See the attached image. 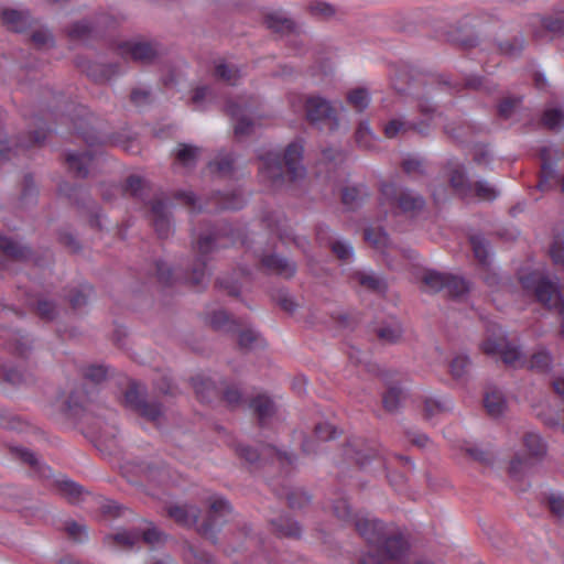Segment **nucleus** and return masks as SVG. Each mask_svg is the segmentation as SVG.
Wrapping results in <instances>:
<instances>
[{
  "mask_svg": "<svg viewBox=\"0 0 564 564\" xmlns=\"http://www.w3.org/2000/svg\"><path fill=\"white\" fill-rule=\"evenodd\" d=\"M123 70V66L120 63H93L87 68V75L95 82L105 83L121 74Z\"/></svg>",
  "mask_w": 564,
  "mask_h": 564,
  "instance_id": "412c9836",
  "label": "nucleus"
},
{
  "mask_svg": "<svg viewBox=\"0 0 564 564\" xmlns=\"http://www.w3.org/2000/svg\"><path fill=\"white\" fill-rule=\"evenodd\" d=\"M104 160L94 155L90 151H69L65 155V163L69 172L80 176L105 173L101 169Z\"/></svg>",
  "mask_w": 564,
  "mask_h": 564,
  "instance_id": "1a4fd4ad",
  "label": "nucleus"
},
{
  "mask_svg": "<svg viewBox=\"0 0 564 564\" xmlns=\"http://www.w3.org/2000/svg\"><path fill=\"white\" fill-rule=\"evenodd\" d=\"M530 187L542 193L558 189L564 195V178H539L536 184Z\"/></svg>",
  "mask_w": 564,
  "mask_h": 564,
  "instance_id": "5fc2aeb1",
  "label": "nucleus"
},
{
  "mask_svg": "<svg viewBox=\"0 0 564 564\" xmlns=\"http://www.w3.org/2000/svg\"><path fill=\"white\" fill-rule=\"evenodd\" d=\"M63 531L68 539L76 543L83 542L87 538V527L72 519L64 522Z\"/></svg>",
  "mask_w": 564,
  "mask_h": 564,
  "instance_id": "4c0bfd02",
  "label": "nucleus"
},
{
  "mask_svg": "<svg viewBox=\"0 0 564 564\" xmlns=\"http://www.w3.org/2000/svg\"><path fill=\"white\" fill-rule=\"evenodd\" d=\"M147 191V183L144 178H127L126 184L122 186L121 192L123 195L143 198Z\"/></svg>",
  "mask_w": 564,
  "mask_h": 564,
  "instance_id": "a18cd8bd",
  "label": "nucleus"
},
{
  "mask_svg": "<svg viewBox=\"0 0 564 564\" xmlns=\"http://www.w3.org/2000/svg\"><path fill=\"white\" fill-rule=\"evenodd\" d=\"M227 112L235 120L234 131L236 137H246L252 133L254 122L250 118L252 106L247 105L245 100L229 101Z\"/></svg>",
  "mask_w": 564,
  "mask_h": 564,
  "instance_id": "f8f14e48",
  "label": "nucleus"
},
{
  "mask_svg": "<svg viewBox=\"0 0 564 564\" xmlns=\"http://www.w3.org/2000/svg\"><path fill=\"white\" fill-rule=\"evenodd\" d=\"M470 245L474 251L475 258L484 265L488 264V250H487V241L485 238L479 236H471Z\"/></svg>",
  "mask_w": 564,
  "mask_h": 564,
  "instance_id": "3c124183",
  "label": "nucleus"
},
{
  "mask_svg": "<svg viewBox=\"0 0 564 564\" xmlns=\"http://www.w3.org/2000/svg\"><path fill=\"white\" fill-rule=\"evenodd\" d=\"M403 329L400 325H383L376 329L377 337L386 344H394L402 337Z\"/></svg>",
  "mask_w": 564,
  "mask_h": 564,
  "instance_id": "c9c22d12",
  "label": "nucleus"
},
{
  "mask_svg": "<svg viewBox=\"0 0 564 564\" xmlns=\"http://www.w3.org/2000/svg\"><path fill=\"white\" fill-rule=\"evenodd\" d=\"M351 279L369 291L378 292L382 289V282L380 279L372 274L357 271L351 274Z\"/></svg>",
  "mask_w": 564,
  "mask_h": 564,
  "instance_id": "8fccbe9b",
  "label": "nucleus"
},
{
  "mask_svg": "<svg viewBox=\"0 0 564 564\" xmlns=\"http://www.w3.org/2000/svg\"><path fill=\"white\" fill-rule=\"evenodd\" d=\"M347 101L357 111H364L370 102L369 93L365 88H356L347 94Z\"/></svg>",
  "mask_w": 564,
  "mask_h": 564,
  "instance_id": "58836bf2",
  "label": "nucleus"
},
{
  "mask_svg": "<svg viewBox=\"0 0 564 564\" xmlns=\"http://www.w3.org/2000/svg\"><path fill=\"white\" fill-rule=\"evenodd\" d=\"M237 165V159L231 152L220 151L218 154L208 163V172L212 174H232L235 173Z\"/></svg>",
  "mask_w": 564,
  "mask_h": 564,
  "instance_id": "4be33fe9",
  "label": "nucleus"
},
{
  "mask_svg": "<svg viewBox=\"0 0 564 564\" xmlns=\"http://www.w3.org/2000/svg\"><path fill=\"white\" fill-rule=\"evenodd\" d=\"M0 18L3 25L13 32L26 31L33 22L31 11L0 8Z\"/></svg>",
  "mask_w": 564,
  "mask_h": 564,
  "instance_id": "dca6fc26",
  "label": "nucleus"
},
{
  "mask_svg": "<svg viewBox=\"0 0 564 564\" xmlns=\"http://www.w3.org/2000/svg\"><path fill=\"white\" fill-rule=\"evenodd\" d=\"M484 405L487 413L492 417L502 415L507 409L506 399L502 392L498 389H492L486 392Z\"/></svg>",
  "mask_w": 564,
  "mask_h": 564,
  "instance_id": "5701e85b",
  "label": "nucleus"
},
{
  "mask_svg": "<svg viewBox=\"0 0 564 564\" xmlns=\"http://www.w3.org/2000/svg\"><path fill=\"white\" fill-rule=\"evenodd\" d=\"M166 512L171 519L183 527L197 524L200 514V510L196 506L192 505L170 506L166 509Z\"/></svg>",
  "mask_w": 564,
  "mask_h": 564,
  "instance_id": "a211bd4d",
  "label": "nucleus"
},
{
  "mask_svg": "<svg viewBox=\"0 0 564 564\" xmlns=\"http://www.w3.org/2000/svg\"><path fill=\"white\" fill-rule=\"evenodd\" d=\"M454 191L463 197H468L474 191L480 199L490 200L496 197V191L485 182H476L474 187L468 183V178H449Z\"/></svg>",
  "mask_w": 564,
  "mask_h": 564,
  "instance_id": "2eb2a0df",
  "label": "nucleus"
},
{
  "mask_svg": "<svg viewBox=\"0 0 564 564\" xmlns=\"http://www.w3.org/2000/svg\"><path fill=\"white\" fill-rule=\"evenodd\" d=\"M267 26L274 32L292 33L296 30V24L291 19L280 12H273L265 15Z\"/></svg>",
  "mask_w": 564,
  "mask_h": 564,
  "instance_id": "bb28decb",
  "label": "nucleus"
},
{
  "mask_svg": "<svg viewBox=\"0 0 564 564\" xmlns=\"http://www.w3.org/2000/svg\"><path fill=\"white\" fill-rule=\"evenodd\" d=\"M470 365V360L467 356L455 357L451 365V373L454 379H462L467 373V368Z\"/></svg>",
  "mask_w": 564,
  "mask_h": 564,
  "instance_id": "052dcab7",
  "label": "nucleus"
},
{
  "mask_svg": "<svg viewBox=\"0 0 564 564\" xmlns=\"http://www.w3.org/2000/svg\"><path fill=\"white\" fill-rule=\"evenodd\" d=\"M249 406L260 426H264L276 411L273 400L267 394H258L251 399Z\"/></svg>",
  "mask_w": 564,
  "mask_h": 564,
  "instance_id": "6ab92c4d",
  "label": "nucleus"
},
{
  "mask_svg": "<svg viewBox=\"0 0 564 564\" xmlns=\"http://www.w3.org/2000/svg\"><path fill=\"white\" fill-rule=\"evenodd\" d=\"M480 349L486 355L499 354L507 366L518 367L523 364L521 351L516 345L508 341L506 337L487 338L480 345Z\"/></svg>",
  "mask_w": 564,
  "mask_h": 564,
  "instance_id": "9d476101",
  "label": "nucleus"
},
{
  "mask_svg": "<svg viewBox=\"0 0 564 564\" xmlns=\"http://www.w3.org/2000/svg\"><path fill=\"white\" fill-rule=\"evenodd\" d=\"M58 315V307L54 301L37 299V318L45 322L55 319Z\"/></svg>",
  "mask_w": 564,
  "mask_h": 564,
  "instance_id": "c03bdc74",
  "label": "nucleus"
},
{
  "mask_svg": "<svg viewBox=\"0 0 564 564\" xmlns=\"http://www.w3.org/2000/svg\"><path fill=\"white\" fill-rule=\"evenodd\" d=\"M402 172L405 174H425L427 173L426 163L423 159L416 156H406L401 162Z\"/></svg>",
  "mask_w": 564,
  "mask_h": 564,
  "instance_id": "de8ad7c7",
  "label": "nucleus"
},
{
  "mask_svg": "<svg viewBox=\"0 0 564 564\" xmlns=\"http://www.w3.org/2000/svg\"><path fill=\"white\" fill-rule=\"evenodd\" d=\"M90 33H91V28H90L89 23L86 21H80V22L74 23L68 29V36L72 40H85L90 35Z\"/></svg>",
  "mask_w": 564,
  "mask_h": 564,
  "instance_id": "69168bd1",
  "label": "nucleus"
},
{
  "mask_svg": "<svg viewBox=\"0 0 564 564\" xmlns=\"http://www.w3.org/2000/svg\"><path fill=\"white\" fill-rule=\"evenodd\" d=\"M270 524L272 531L279 536L297 539L301 535V525L291 518L280 517L279 519L271 520Z\"/></svg>",
  "mask_w": 564,
  "mask_h": 564,
  "instance_id": "b1692460",
  "label": "nucleus"
},
{
  "mask_svg": "<svg viewBox=\"0 0 564 564\" xmlns=\"http://www.w3.org/2000/svg\"><path fill=\"white\" fill-rule=\"evenodd\" d=\"M522 104V97L520 96H508L501 99L498 104L497 111L501 119H510Z\"/></svg>",
  "mask_w": 564,
  "mask_h": 564,
  "instance_id": "2f4dec72",
  "label": "nucleus"
},
{
  "mask_svg": "<svg viewBox=\"0 0 564 564\" xmlns=\"http://www.w3.org/2000/svg\"><path fill=\"white\" fill-rule=\"evenodd\" d=\"M468 283L463 278L447 273L444 290L447 291L449 296H463L465 293L468 292Z\"/></svg>",
  "mask_w": 564,
  "mask_h": 564,
  "instance_id": "e433bc0d",
  "label": "nucleus"
},
{
  "mask_svg": "<svg viewBox=\"0 0 564 564\" xmlns=\"http://www.w3.org/2000/svg\"><path fill=\"white\" fill-rule=\"evenodd\" d=\"M564 122V112L561 109L552 108L545 110L543 123L550 129L560 128Z\"/></svg>",
  "mask_w": 564,
  "mask_h": 564,
  "instance_id": "680f3d73",
  "label": "nucleus"
},
{
  "mask_svg": "<svg viewBox=\"0 0 564 564\" xmlns=\"http://www.w3.org/2000/svg\"><path fill=\"white\" fill-rule=\"evenodd\" d=\"M402 391L397 387H390L382 395V405L389 413H394L401 403Z\"/></svg>",
  "mask_w": 564,
  "mask_h": 564,
  "instance_id": "79ce46f5",
  "label": "nucleus"
},
{
  "mask_svg": "<svg viewBox=\"0 0 564 564\" xmlns=\"http://www.w3.org/2000/svg\"><path fill=\"white\" fill-rule=\"evenodd\" d=\"M362 198V193L357 187H345L341 192V202L344 205L354 208Z\"/></svg>",
  "mask_w": 564,
  "mask_h": 564,
  "instance_id": "338daca9",
  "label": "nucleus"
},
{
  "mask_svg": "<svg viewBox=\"0 0 564 564\" xmlns=\"http://www.w3.org/2000/svg\"><path fill=\"white\" fill-rule=\"evenodd\" d=\"M380 202L383 205L397 206L402 214L410 217L420 215L426 205L423 196L411 189L400 188L392 181L381 183Z\"/></svg>",
  "mask_w": 564,
  "mask_h": 564,
  "instance_id": "7ed1b4c3",
  "label": "nucleus"
},
{
  "mask_svg": "<svg viewBox=\"0 0 564 564\" xmlns=\"http://www.w3.org/2000/svg\"><path fill=\"white\" fill-rule=\"evenodd\" d=\"M208 509L197 532L205 539L217 540V529L224 523L225 518L232 512V507L227 499L220 496H213L208 500Z\"/></svg>",
  "mask_w": 564,
  "mask_h": 564,
  "instance_id": "39448f33",
  "label": "nucleus"
},
{
  "mask_svg": "<svg viewBox=\"0 0 564 564\" xmlns=\"http://www.w3.org/2000/svg\"><path fill=\"white\" fill-rule=\"evenodd\" d=\"M552 365V357L551 355L544 350L541 349L532 355L531 361H530V368L532 370H535L538 372H546L550 370Z\"/></svg>",
  "mask_w": 564,
  "mask_h": 564,
  "instance_id": "09e8293b",
  "label": "nucleus"
},
{
  "mask_svg": "<svg viewBox=\"0 0 564 564\" xmlns=\"http://www.w3.org/2000/svg\"><path fill=\"white\" fill-rule=\"evenodd\" d=\"M447 273H440L436 271H430L423 276V283L430 288L433 292L444 290L446 283Z\"/></svg>",
  "mask_w": 564,
  "mask_h": 564,
  "instance_id": "603ef678",
  "label": "nucleus"
},
{
  "mask_svg": "<svg viewBox=\"0 0 564 564\" xmlns=\"http://www.w3.org/2000/svg\"><path fill=\"white\" fill-rule=\"evenodd\" d=\"M306 119L318 128L327 127L329 130L338 128L339 120L332 104L319 96H310L305 102Z\"/></svg>",
  "mask_w": 564,
  "mask_h": 564,
  "instance_id": "423d86ee",
  "label": "nucleus"
},
{
  "mask_svg": "<svg viewBox=\"0 0 564 564\" xmlns=\"http://www.w3.org/2000/svg\"><path fill=\"white\" fill-rule=\"evenodd\" d=\"M124 401L127 405L137 412L140 405H142V403L145 401V398L144 394L138 389V386L132 383L124 392Z\"/></svg>",
  "mask_w": 564,
  "mask_h": 564,
  "instance_id": "864d4df0",
  "label": "nucleus"
},
{
  "mask_svg": "<svg viewBox=\"0 0 564 564\" xmlns=\"http://www.w3.org/2000/svg\"><path fill=\"white\" fill-rule=\"evenodd\" d=\"M96 118L83 111L80 118L74 122V129L77 133H79L84 141L89 145L100 144L102 142V138L97 132L94 123L96 122Z\"/></svg>",
  "mask_w": 564,
  "mask_h": 564,
  "instance_id": "f3484780",
  "label": "nucleus"
},
{
  "mask_svg": "<svg viewBox=\"0 0 564 564\" xmlns=\"http://www.w3.org/2000/svg\"><path fill=\"white\" fill-rule=\"evenodd\" d=\"M245 199L241 194H221L218 204L220 209H240L243 206Z\"/></svg>",
  "mask_w": 564,
  "mask_h": 564,
  "instance_id": "bf43d9fd",
  "label": "nucleus"
},
{
  "mask_svg": "<svg viewBox=\"0 0 564 564\" xmlns=\"http://www.w3.org/2000/svg\"><path fill=\"white\" fill-rule=\"evenodd\" d=\"M329 248L333 254L340 261H348L354 254L352 247L341 240H334L330 242Z\"/></svg>",
  "mask_w": 564,
  "mask_h": 564,
  "instance_id": "4d7b16f0",
  "label": "nucleus"
},
{
  "mask_svg": "<svg viewBox=\"0 0 564 564\" xmlns=\"http://www.w3.org/2000/svg\"><path fill=\"white\" fill-rule=\"evenodd\" d=\"M356 141L362 148H370L372 142V134L368 122H360L356 131Z\"/></svg>",
  "mask_w": 564,
  "mask_h": 564,
  "instance_id": "774afa93",
  "label": "nucleus"
},
{
  "mask_svg": "<svg viewBox=\"0 0 564 564\" xmlns=\"http://www.w3.org/2000/svg\"><path fill=\"white\" fill-rule=\"evenodd\" d=\"M203 149L200 147L178 143L173 150L174 163L191 169L196 165L202 156Z\"/></svg>",
  "mask_w": 564,
  "mask_h": 564,
  "instance_id": "aec40b11",
  "label": "nucleus"
},
{
  "mask_svg": "<svg viewBox=\"0 0 564 564\" xmlns=\"http://www.w3.org/2000/svg\"><path fill=\"white\" fill-rule=\"evenodd\" d=\"M118 55L143 65L155 62L162 54L158 43L150 41H124L116 46Z\"/></svg>",
  "mask_w": 564,
  "mask_h": 564,
  "instance_id": "0eeeda50",
  "label": "nucleus"
},
{
  "mask_svg": "<svg viewBox=\"0 0 564 564\" xmlns=\"http://www.w3.org/2000/svg\"><path fill=\"white\" fill-rule=\"evenodd\" d=\"M260 262L267 272L280 275L284 279L293 278L297 270L295 262L276 253L263 256Z\"/></svg>",
  "mask_w": 564,
  "mask_h": 564,
  "instance_id": "4468645a",
  "label": "nucleus"
},
{
  "mask_svg": "<svg viewBox=\"0 0 564 564\" xmlns=\"http://www.w3.org/2000/svg\"><path fill=\"white\" fill-rule=\"evenodd\" d=\"M96 394L97 388L89 386L87 382L75 387L65 402L68 413L72 416L85 419L89 423V414Z\"/></svg>",
  "mask_w": 564,
  "mask_h": 564,
  "instance_id": "6e6552de",
  "label": "nucleus"
},
{
  "mask_svg": "<svg viewBox=\"0 0 564 564\" xmlns=\"http://www.w3.org/2000/svg\"><path fill=\"white\" fill-rule=\"evenodd\" d=\"M498 48L503 55L517 57L524 48V40L522 36H514L513 39L500 42Z\"/></svg>",
  "mask_w": 564,
  "mask_h": 564,
  "instance_id": "ea45409f",
  "label": "nucleus"
},
{
  "mask_svg": "<svg viewBox=\"0 0 564 564\" xmlns=\"http://www.w3.org/2000/svg\"><path fill=\"white\" fill-rule=\"evenodd\" d=\"M137 412L150 422L156 423L163 416L162 404L156 401L145 400Z\"/></svg>",
  "mask_w": 564,
  "mask_h": 564,
  "instance_id": "f704fd0d",
  "label": "nucleus"
},
{
  "mask_svg": "<svg viewBox=\"0 0 564 564\" xmlns=\"http://www.w3.org/2000/svg\"><path fill=\"white\" fill-rule=\"evenodd\" d=\"M93 288L89 284H80L69 290L67 299L73 310H79L87 305Z\"/></svg>",
  "mask_w": 564,
  "mask_h": 564,
  "instance_id": "c756f323",
  "label": "nucleus"
},
{
  "mask_svg": "<svg viewBox=\"0 0 564 564\" xmlns=\"http://www.w3.org/2000/svg\"><path fill=\"white\" fill-rule=\"evenodd\" d=\"M107 377V368L104 366H90L85 371V379L90 381L89 386H95L104 381Z\"/></svg>",
  "mask_w": 564,
  "mask_h": 564,
  "instance_id": "0e129e2a",
  "label": "nucleus"
},
{
  "mask_svg": "<svg viewBox=\"0 0 564 564\" xmlns=\"http://www.w3.org/2000/svg\"><path fill=\"white\" fill-rule=\"evenodd\" d=\"M192 386L195 390L196 397L202 402H210L218 394L214 382L209 378L196 376L192 378Z\"/></svg>",
  "mask_w": 564,
  "mask_h": 564,
  "instance_id": "a878e982",
  "label": "nucleus"
},
{
  "mask_svg": "<svg viewBox=\"0 0 564 564\" xmlns=\"http://www.w3.org/2000/svg\"><path fill=\"white\" fill-rule=\"evenodd\" d=\"M308 13L317 19L328 20L335 15L336 9L328 2L313 0L307 4Z\"/></svg>",
  "mask_w": 564,
  "mask_h": 564,
  "instance_id": "72a5a7b5",
  "label": "nucleus"
},
{
  "mask_svg": "<svg viewBox=\"0 0 564 564\" xmlns=\"http://www.w3.org/2000/svg\"><path fill=\"white\" fill-rule=\"evenodd\" d=\"M0 251L17 261L26 259L31 253L30 249L7 236H0Z\"/></svg>",
  "mask_w": 564,
  "mask_h": 564,
  "instance_id": "393cba45",
  "label": "nucleus"
},
{
  "mask_svg": "<svg viewBox=\"0 0 564 564\" xmlns=\"http://www.w3.org/2000/svg\"><path fill=\"white\" fill-rule=\"evenodd\" d=\"M236 453L240 458L245 459L251 465L259 463L261 459H269L273 457L280 462L286 460L290 464L292 463L291 456H289L286 453L278 451L271 445H262L261 452L248 445H238L236 447Z\"/></svg>",
  "mask_w": 564,
  "mask_h": 564,
  "instance_id": "ddd939ff",
  "label": "nucleus"
},
{
  "mask_svg": "<svg viewBox=\"0 0 564 564\" xmlns=\"http://www.w3.org/2000/svg\"><path fill=\"white\" fill-rule=\"evenodd\" d=\"M57 489L59 494L63 497H65L70 503H77L80 500L82 495L84 492L82 486L70 480L58 481Z\"/></svg>",
  "mask_w": 564,
  "mask_h": 564,
  "instance_id": "473e14b6",
  "label": "nucleus"
},
{
  "mask_svg": "<svg viewBox=\"0 0 564 564\" xmlns=\"http://www.w3.org/2000/svg\"><path fill=\"white\" fill-rule=\"evenodd\" d=\"M365 240L376 249H382L388 245V235L380 228H367L364 232Z\"/></svg>",
  "mask_w": 564,
  "mask_h": 564,
  "instance_id": "49530a36",
  "label": "nucleus"
},
{
  "mask_svg": "<svg viewBox=\"0 0 564 564\" xmlns=\"http://www.w3.org/2000/svg\"><path fill=\"white\" fill-rule=\"evenodd\" d=\"M523 445L529 455L533 458L541 459L546 454L545 443L535 433H525L523 436Z\"/></svg>",
  "mask_w": 564,
  "mask_h": 564,
  "instance_id": "c85d7f7f",
  "label": "nucleus"
},
{
  "mask_svg": "<svg viewBox=\"0 0 564 564\" xmlns=\"http://www.w3.org/2000/svg\"><path fill=\"white\" fill-rule=\"evenodd\" d=\"M356 531L369 545L377 549V554L362 555L358 564H388L401 563L409 551V542L404 535L389 529L378 519L368 517L356 518L354 524Z\"/></svg>",
  "mask_w": 564,
  "mask_h": 564,
  "instance_id": "f257e3e1",
  "label": "nucleus"
},
{
  "mask_svg": "<svg viewBox=\"0 0 564 564\" xmlns=\"http://www.w3.org/2000/svg\"><path fill=\"white\" fill-rule=\"evenodd\" d=\"M522 289L535 297L544 307L558 308L564 313V300L561 291L554 282L539 272H531L520 276Z\"/></svg>",
  "mask_w": 564,
  "mask_h": 564,
  "instance_id": "f03ea898",
  "label": "nucleus"
},
{
  "mask_svg": "<svg viewBox=\"0 0 564 564\" xmlns=\"http://www.w3.org/2000/svg\"><path fill=\"white\" fill-rule=\"evenodd\" d=\"M215 75L224 82L234 85L240 77V70L232 64L221 62L216 65Z\"/></svg>",
  "mask_w": 564,
  "mask_h": 564,
  "instance_id": "37998d69",
  "label": "nucleus"
},
{
  "mask_svg": "<svg viewBox=\"0 0 564 564\" xmlns=\"http://www.w3.org/2000/svg\"><path fill=\"white\" fill-rule=\"evenodd\" d=\"M286 500L290 508L302 509L310 505L311 496L304 490L296 489L288 494Z\"/></svg>",
  "mask_w": 564,
  "mask_h": 564,
  "instance_id": "6e6d98bb",
  "label": "nucleus"
},
{
  "mask_svg": "<svg viewBox=\"0 0 564 564\" xmlns=\"http://www.w3.org/2000/svg\"><path fill=\"white\" fill-rule=\"evenodd\" d=\"M416 129V124L413 122H409L403 118H393L384 124L383 133L387 138L393 139L398 135L405 134L406 132Z\"/></svg>",
  "mask_w": 564,
  "mask_h": 564,
  "instance_id": "cd10ccee",
  "label": "nucleus"
},
{
  "mask_svg": "<svg viewBox=\"0 0 564 564\" xmlns=\"http://www.w3.org/2000/svg\"><path fill=\"white\" fill-rule=\"evenodd\" d=\"M333 512L339 520L346 523L355 524L356 518H360V516L352 513L349 503L344 498L337 499L334 502Z\"/></svg>",
  "mask_w": 564,
  "mask_h": 564,
  "instance_id": "a19ab883",
  "label": "nucleus"
},
{
  "mask_svg": "<svg viewBox=\"0 0 564 564\" xmlns=\"http://www.w3.org/2000/svg\"><path fill=\"white\" fill-rule=\"evenodd\" d=\"M171 207L172 203L163 197H155L150 203L151 221L160 239H167L173 232Z\"/></svg>",
  "mask_w": 564,
  "mask_h": 564,
  "instance_id": "9b49d317",
  "label": "nucleus"
},
{
  "mask_svg": "<svg viewBox=\"0 0 564 564\" xmlns=\"http://www.w3.org/2000/svg\"><path fill=\"white\" fill-rule=\"evenodd\" d=\"M301 159L302 147L292 143L286 148L283 158L275 152H269L261 156L260 169L268 172L270 176H282L284 173L289 176H302Z\"/></svg>",
  "mask_w": 564,
  "mask_h": 564,
  "instance_id": "20e7f679",
  "label": "nucleus"
},
{
  "mask_svg": "<svg viewBox=\"0 0 564 564\" xmlns=\"http://www.w3.org/2000/svg\"><path fill=\"white\" fill-rule=\"evenodd\" d=\"M221 400L230 408H236L242 400L241 391L235 384L227 386L221 392Z\"/></svg>",
  "mask_w": 564,
  "mask_h": 564,
  "instance_id": "e2e57ef3",
  "label": "nucleus"
},
{
  "mask_svg": "<svg viewBox=\"0 0 564 564\" xmlns=\"http://www.w3.org/2000/svg\"><path fill=\"white\" fill-rule=\"evenodd\" d=\"M107 539L111 540L113 544L121 549L130 550L141 540V530L133 529L130 531L118 532Z\"/></svg>",
  "mask_w": 564,
  "mask_h": 564,
  "instance_id": "7c9ffc66",
  "label": "nucleus"
},
{
  "mask_svg": "<svg viewBox=\"0 0 564 564\" xmlns=\"http://www.w3.org/2000/svg\"><path fill=\"white\" fill-rule=\"evenodd\" d=\"M141 539L145 544L154 546L156 544L164 543L166 534L151 524L148 529L141 531Z\"/></svg>",
  "mask_w": 564,
  "mask_h": 564,
  "instance_id": "13d9d810",
  "label": "nucleus"
}]
</instances>
